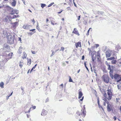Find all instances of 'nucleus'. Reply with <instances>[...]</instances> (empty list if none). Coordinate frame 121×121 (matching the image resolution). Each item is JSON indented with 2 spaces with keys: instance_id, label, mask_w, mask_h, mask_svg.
<instances>
[{
  "instance_id": "nucleus-1",
  "label": "nucleus",
  "mask_w": 121,
  "mask_h": 121,
  "mask_svg": "<svg viewBox=\"0 0 121 121\" xmlns=\"http://www.w3.org/2000/svg\"><path fill=\"white\" fill-rule=\"evenodd\" d=\"M8 11L10 12L9 14L13 15L16 14H17L19 13V11L17 10H14L11 7H9L8 8Z\"/></svg>"
},
{
  "instance_id": "nucleus-2",
  "label": "nucleus",
  "mask_w": 121,
  "mask_h": 121,
  "mask_svg": "<svg viewBox=\"0 0 121 121\" xmlns=\"http://www.w3.org/2000/svg\"><path fill=\"white\" fill-rule=\"evenodd\" d=\"M8 42L10 44H12L14 42L13 38L11 35H9L7 37Z\"/></svg>"
},
{
  "instance_id": "nucleus-3",
  "label": "nucleus",
  "mask_w": 121,
  "mask_h": 121,
  "mask_svg": "<svg viewBox=\"0 0 121 121\" xmlns=\"http://www.w3.org/2000/svg\"><path fill=\"white\" fill-rule=\"evenodd\" d=\"M102 78L105 82L108 83L109 82V76L107 75H103Z\"/></svg>"
},
{
  "instance_id": "nucleus-4",
  "label": "nucleus",
  "mask_w": 121,
  "mask_h": 121,
  "mask_svg": "<svg viewBox=\"0 0 121 121\" xmlns=\"http://www.w3.org/2000/svg\"><path fill=\"white\" fill-rule=\"evenodd\" d=\"M114 78L117 81V82L121 81V77L120 75L118 74H115L114 75Z\"/></svg>"
},
{
  "instance_id": "nucleus-5",
  "label": "nucleus",
  "mask_w": 121,
  "mask_h": 121,
  "mask_svg": "<svg viewBox=\"0 0 121 121\" xmlns=\"http://www.w3.org/2000/svg\"><path fill=\"white\" fill-rule=\"evenodd\" d=\"M107 91H108L107 94L108 96V97L106 98L108 100H109L112 99V93L111 90L110 89H108Z\"/></svg>"
},
{
  "instance_id": "nucleus-6",
  "label": "nucleus",
  "mask_w": 121,
  "mask_h": 121,
  "mask_svg": "<svg viewBox=\"0 0 121 121\" xmlns=\"http://www.w3.org/2000/svg\"><path fill=\"white\" fill-rule=\"evenodd\" d=\"M106 57V58L110 57L112 54V51L110 49H108L105 52Z\"/></svg>"
},
{
  "instance_id": "nucleus-7",
  "label": "nucleus",
  "mask_w": 121,
  "mask_h": 121,
  "mask_svg": "<svg viewBox=\"0 0 121 121\" xmlns=\"http://www.w3.org/2000/svg\"><path fill=\"white\" fill-rule=\"evenodd\" d=\"M91 56L92 61H94L95 60L97 57L96 52L95 51L91 53Z\"/></svg>"
},
{
  "instance_id": "nucleus-8",
  "label": "nucleus",
  "mask_w": 121,
  "mask_h": 121,
  "mask_svg": "<svg viewBox=\"0 0 121 121\" xmlns=\"http://www.w3.org/2000/svg\"><path fill=\"white\" fill-rule=\"evenodd\" d=\"M3 49L6 50V51H8L9 49V46L7 44L5 43L4 44L3 47Z\"/></svg>"
},
{
  "instance_id": "nucleus-9",
  "label": "nucleus",
  "mask_w": 121,
  "mask_h": 121,
  "mask_svg": "<svg viewBox=\"0 0 121 121\" xmlns=\"http://www.w3.org/2000/svg\"><path fill=\"white\" fill-rule=\"evenodd\" d=\"M107 110L109 112L111 110V109L110 107L111 106V105L109 104V103L108 101L107 102Z\"/></svg>"
},
{
  "instance_id": "nucleus-10",
  "label": "nucleus",
  "mask_w": 121,
  "mask_h": 121,
  "mask_svg": "<svg viewBox=\"0 0 121 121\" xmlns=\"http://www.w3.org/2000/svg\"><path fill=\"white\" fill-rule=\"evenodd\" d=\"M30 26L28 25H24L23 26L22 28L28 30L29 29Z\"/></svg>"
},
{
  "instance_id": "nucleus-11",
  "label": "nucleus",
  "mask_w": 121,
  "mask_h": 121,
  "mask_svg": "<svg viewBox=\"0 0 121 121\" xmlns=\"http://www.w3.org/2000/svg\"><path fill=\"white\" fill-rule=\"evenodd\" d=\"M82 111L81 113V114H79V116H80L81 115H82L83 116V117H84L86 115V112L85 111V109H83L82 110Z\"/></svg>"
},
{
  "instance_id": "nucleus-12",
  "label": "nucleus",
  "mask_w": 121,
  "mask_h": 121,
  "mask_svg": "<svg viewBox=\"0 0 121 121\" xmlns=\"http://www.w3.org/2000/svg\"><path fill=\"white\" fill-rule=\"evenodd\" d=\"M13 54V53L12 52H10L9 53H5L4 55L5 56H6L9 57H12V56Z\"/></svg>"
},
{
  "instance_id": "nucleus-13",
  "label": "nucleus",
  "mask_w": 121,
  "mask_h": 121,
  "mask_svg": "<svg viewBox=\"0 0 121 121\" xmlns=\"http://www.w3.org/2000/svg\"><path fill=\"white\" fill-rule=\"evenodd\" d=\"M76 47L77 48L78 47H81V43L80 42H79L75 43Z\"/></svg>"
},
{
  "instance_id": "nucleus-14",
  "label": "nucleus",
  "mask_w": 121,
  "mask_h": 121,
  "mask_svg": "<svg viewBox=\"0 0 121 121\" xmlns=\"http://www.w3.org/2000/svg\"><path fill=\"white\" fill-rule=\"evenodd\" d=\"M47 111L45 110H43L41 114L42 116H45L47 115Z\"/></svg>"
},
{
  "instance_id": "nucleus-15",
  "label": "nucleus",
  "mask_w": 121,
  "mask_h": 121,
  "mask_svg": "<svg viewBox=\"0 0 121 121\" xmlns=\"http://www.w3.org/2000/svg\"><path fill=\"white\" fill-rule=\"evenodd\" d=\"M73 33L76 35H79V34L78 33V31L77 30L76 28H74V30L73 31Z\"/></svg>"
},
{
  "instance_id": "nucleus-16",
  "label": "nucleus",
  "mask_w": 121,
  "mask_h": 121,
  "mask_svg": "<svg viewBox=\"0 0 121 121\" xmlns=\"http://www.w3.org/2000/svg\"><path fill=\"white\" fill-rule=\"evenodd\" d=\"M80 90H81L79 89V91L78 93L79 96L78 98L79 99H80L81 98L83 95L82 92L81 91H79Z\"/></svg>"
},
{
  "instance_id": "nucleus-17",
  "label": "nucleus",
  "mask_w": 121,
  "mask_h": 121,
  "mask_svg": "<svg viewBox=\"0 0 121 121\" xmlns=\"http://www.w3.org/2000/svg\"><path fill=\"white\" fill-rule=\"evenodd\" d=\"M19 17V15H18V14H16V15H14L12 16H11L10 17V19H14L16 18L17 17Z\"/></svg>"
},
{
  "instance_id": "nucleus-18",
  "label": "nucleus",
  "mask_w": 121,
  "mask_h": 121,
  "mask_svg": "<svg viewBox=\"0 0 121 121\" xmlns=\"http://www.w3.org/2000/svg\"><path fill=\"white\" fill-rule=\"evenodd\" d=\"M97 59L98 60V61L100 60L101 59L100 56V53L99 51L97 52Z\"/></svg>"
},
{
  "instance_id": "nucleus-19",
  "label": "nucleus",
  "mask_w": 121,
  "mask_h": 121,
  "mask_svg": "<svg viewBox=\"0 0 121 121\" xmlns=\"http://www.w3.org/2000/svg\"><path fill=\"white\" fill-rule=\"evenodd\" d=\"M18 25V23L17 22H15L13 23V25L14 27H16Z\"/></svg>"
},
{
  "instance_id": "nucleus-20",
  "label": "nucleus",
  "mask_w": 121,
  "mask_h": 121,
  "mask_svg": "<svg viewBox=\"0 0 121 121\" xmlns=\"http://www.w3.org/2000/svg\"><path fill=\"white\" fill-rule=\"evenodd\" d=\"M13 2L11 3V4L13 6H15L16 3V1L15 0H13Z\"/></svg>"
},
{
  "instance_id": "nucleus-21",
  "label": "nucleus",
  "mask_w": 121,
  "mask_h": 121,
  "mask_svg": "<svg viewBox=\"0 0 121 121\" xmlns=\"http://www.w3.org/2000/svg\"><path fill=\"white\" fill-rule=\"evenodd\" d=\"M113 73V70H110L109 72V73L110 74V76L111 78L112 79L113 78V76L112 74Z\"/></svg>"
},
{
  "instance_id": "nucleus-22",
  "label": "nucleus",
  "mask_w": 121,
  "mask_h": 121,
  "mask_svg": "<svg viewBox=\"0 0 121 121\" xmlns=\"http://www.w3.org/2000/svg\"><path fill=\"white\" fill-rule=\"evenodd\" d=\"M23 56H22V58L23 59L26 58V57L27 55L25 52H23Z\"/></svg>"
},
{
  "instance_id": "nucleus-23",
  "label": "nucleus",
  "mask_w": 121,
  "mask_h": 121,
  "mask_svg": "<svg viewBox=\"0 0 121 121\" xmlns=\"http://www.w3.org/2000/svg\"><path fill=\"white\" fill-rule=\"evenodd\" d=\"M22 48L21 46L19 47L18 49V53L19 54H21L22 52Z\"/></svg>"
},
{
  "instance_id": "nucleus-24",
  "label": "nucleus",
  "mask_w": 121,
  "mask_h": 121,
  "mask_svg": "<svg viewBox=\"0 0 121 121\" xmlns=\"http://www.w3.org/2000/svg\"><path fill=\"white\" fill-rule=\"evenodd\" d=\"M115 59V58L114 57H112L110 58L108 57L107 59V60H114Z\"/></svg>"
},
{
  "instance_id": "nucleus-25",
  "label": "nucleus",
  "mask_w": 121,
  "mask_h": 121,
  "mask_svg": "<svg viewBox=\"0 0 121 121\" xmlns=\"http://www.w3.org/2000/svg\"><path fill=\"white\" fill-rule=\"evenodd\" d=\"M31 62V60L30 59H28L27 60V65H30Z\"/></svg>"
},
{
  "instance_id": "nucleus-26",
  "label": "nucleus",
  "mask_w": 121,
  "mask_h": 121,
  "mask_svg": "<svg viewBox=\"0 0 121 121\" xmlns=\"http://www.w3.org/2000/svg\"><path fill=\"white\" fill-rule=\"evenodd\" d=\"M117 61L116 60H113L111 61V63L112 64H115L116 63Z\"/></svg>"
},
{
  "instance_id": "nucleus-27",
  "label": "nucleus",
  "mask_w": 121,
  "mask_h": 121,
  "mask_svg": "<svg viewBox=\"0 0 121 121\" xmlns=\"http://www.w3.org/2000/svg\"><path fill=\"white\" fill-rule=\"evenodd\" d=\"M4 85V83L3 82H1L0 83V86L2 88L4 87L3 86Z\"/></svg>"
},
{
  "instance_id": "nucleus-28",
  "label": "nucleus",
  "mask_w": 121,
  "mask_h": 121,
  "mask_svg": "<svg viewBox=\"0 0 121 121\" xmlns=\"http://www.w3.org/2000/svg\"><path fill=\"white\" fill-rule=\"evenodd\" d=\"M36 29L39 30H40V28L39 26V25L38 23L37 22V25L36 26Z\"/></svg>"
},
{
  "instance_id": "nucleus-29",
  "label": "nucleus",
  "mask_w": 121,
  "mask_h": 121,
  "mask_svg": "<svg viewBox=\"0 0 121 121\" xmlns=\"http://www.w3.org/2000/svg\"><path fill=\"white\" fill-rule=\"evenodd\" d=\"M46 6V4H41V7L43 8Z\"/></svg>"
},
{
  "instance_id": "nucleus-30",
  "label": "nucleus",
  "mask_w": 121,
  "mask_h": 121,
  "mask_svg": "<svg viewBox=\"0 0 121 121\" xmlns=\"http://www.w3.org/2000/svg\"><path fill=\"white\" fill-rule=\"evenodd\" d=\"M108 70H113L111 68L110 65H108Z\"/></svg>"
},
{
  "instance_id": "nucleus-31",
  "label": "nucleus",
  "mask_w": 121,
  "mask_h": 121,
  "mask_svg": "<svg viewBox=\"0 0 121 121\" xmlns=\"http://www.w3.org/2000/svg\"><path fill=\"white\" fill-rule=\"evenodd\" d=\"M12 93H13V92H12L10 94V95H9V96H7L6 97V99L7 100H8L9 97L10 96H11L12 94Z\"/></svg>"
},
{
  "instance_id": "nucleus-32",
  "label": "nucleus",
  "mask_w": 121,
  "mask_h": 121,
  "mask_svg": "<svg viewBox=\"0 0 121 121\" xmlns=\"http://www.w3.org/2000/svg\"><path fill=\"white\" fill-rule=\"evenodd\" d=\"M84 65L85 66L86 68V69H87V70L88 71H89V69H88V68L87 67V66L86 65V62H84Z\"/></svg>"
},
{
  "instance_id": "nucleus-33",
  "label": "nucleus",
  "mask_w": 121,
  "mask_h": 121,
  "mask_svg": "<svg viewBox=\"0 0 121 121\" xmlns=\"http://www.w3.org/2000/svg\"><path fill=\"white\" fill-rule=\"evenodd\" d=\"M22 62H20L19 64V66L21 68H22Z\"/></svg>"
},
{
  "instance_id": "nucleus-34",
  "label": "nucleus",
  "mask_w": 121,
  "mask_h": 121,
  "mask_svg": "<svg viewBox=\"0 0 121 121\" xmlns=\"http://www.w3.org/2000/svg\"><path fill=\"white\" fill-rule=\"evenodd\" d=\"M54 4V2H53L52 3L49 4L48 6V7H49L52 6V5H53Z\"/></svg>"
},
{
  "instance_id": "nucleus-35",
  "label": "nucleus",
  "mask_w": 121,
  "mask_h": 121,
  "mask_svg": "<svg viewBox=\"0 0 121 121\" xmlns=\"http://www.w3.org/2000/svg\"><path fill=\"white\" fill-rule=\"evenodd\" d=\"M8 17L7 16V17H6L4 19V21L6 22H7L8 21Z\"/></svg>"
},
{
  "instance_id": "nucleus-36",
  "label": "nucleus",
  "mask_w": 121,
  "mask_h": 121,
  "mask_svg": "<svg viewBox=\"0 0 121 121\" xmlns=\"http://www.w3.org/2000/svg\"><path fill=\"white\" fill-rule=\"evenodd\" d=\"M11 57H9V58H6L5 59H6V62L7 61H8L9 60V59H11Z\"/></svg>"
},
{
  "instance_id": "nucleus-37",
  "label": "nucleus",
  "mask_w": 121,
  "mask_h": 121,
  "mask_svg": "<svg viewBox=\"0 0 121 121\" xmlns=\"http://www.w3.org/2000/svg\"><path fill=\"white\" fill-rule=\"evenodd\" d=\"M55 53V52H52V54L51 55V57L52 56L54 55Z\"/></svg>"
},
{
  "instance_id": "nucleus-38",
  "label": "nucleus",
  "mask_w": 121,
  "mask_h": 121,
  "mask_svg": "<svg viewBox=\"0 0 121 121\" xmlns=\"http://www.w3.org/2000/svg\"><path fill=\"white\" fill-rule=\"evenodd\" d=\"M69 82H72L73 80L71 78V77H70L69 79Z\"/></svg>"
},
{
  "instance_id": "nucleus-39",
  "label": "nucleus",
  "mask_w": 121,
  "mask_h": 121,
  "mask_svg": "<svg viewBox=\"0 0 121 121\" xmlns=\"http://www.w3.org/2000/svg\"><path fill=\"white\" fill-rule=\"evenodd\" d=\"M7 32L6 31H4L3 32V34L4 35H5L7 34Z\"/></svg>"
},
{
  "instance_id": "nucleus-40",
  "label": "nucleus",
  "mask_w": 121,
  "mask_h": 121,
  "mask_svg": "<svg viewBox=\"0 0 121 121\" xmlns=\"http://www.w3.org/2000/svg\"><path fill=\"white\" fill-rule=\"evenodd\" d=\"M62 64L63 66H65L66 65L65 63L64 62H62Z\"/></svg>"
},
{
  "instance_id": "nucleus-41",
  "label": "nucleus",
  "mask_w": 121,
  "mask_h": 121,
  "mask_svg": "<svg viewBox=\"0 0 121 121\" xmlns=\"http://www.w3.org/2000/svg\"><path fill=\"white\" fill-rule=\"evenodd\" d=\"M64 47H61V49L60 50V51H63L64 50Z\"/></svg>"
},
{
  "instance_id": "nucleus-42",
  "label": "nucleus",
  "mask_w": 121,
  "mask_h": 121,
  "mask_svg": "<svg viewBox=\"0 0 121 121\" xmlns=\"http://www.w3.org/2000/svg\"><path fill=\"white\" fill-rule=\"evenodd\" d=\"M104 97L106 98H107V94L106 93H105L104 94Z\"/></svg>"
},
{
  "instance_id": "nucleus-43",
  "label": "nucleus",
  "mask_w": 121,
  "mask_h": 121,
  "mask_svg": "<svg viewBox=\"0 0 121 121\" xmlns=\"http://www.w3.org/2000/svg\"><path fill=\"white\" fill-rule=\"evenodd\" d=\"M48 25H44V28L46 29L48 27L47 26Z\"/></svg>"
},
{
  "instance_id": "nucleus-44",
  "label": "nucleus",
  "mask_w": 121,
  "mask_h": 121,
  "mask_svg": "<svg viewBox=\"0 0 121 121\" xmlns=\"http://www.w3.org/2000/svg\"><path fill=\"white\" fill-rule=\"evenodd\" d=\"M31 52L33 54H35L37 52H35V51H31Z\"/></svg>"
},
{
  "instance_id": "nucleus-45",
  "label": "nucleus",
  "mask_w": 121,
  "mask_h": 121,
  "mask_svg": "<svg viewBox=\"0 0 121 121\" xmlns=\"http://www.w3.org/2000/svg\"><path fill=\"white\" fill-rule=\"evenodd\" d=\"M35 30V29H32L30 30V31H34Z\"/></svg>"
},
{
  "instance_id": "nucleus-46",
  "label": "nucleus",
  "mask_w": 121,
  "mask_h": 121,
  "mask_svg": "<svg viewBox=\"0 0 121 121\" xmlns=\"http://www.w3.org/2000/svg\"><path fill=\"white\" fill-rule=\"evenodd\" d=\"M117 87L118 89H120V88H121V87L120 86H119L118 85H117Z\"/></svg>"
},
{
  "instance_id": "nucleus-47",
  "label": "nucleus",
  "mask_w": 121,
  "mask_h": 121,
  "mask_svg": "<svg viewBox=\"0 0 121 121\" xmlns=\"http://www.w3.org/2000/svg\"><path fill=\"white\" fill-rule=\"evenodd\" d=\"M22 0V2H23V3L24 4H25V5L26 4H25V0Z\"/></svg>"
},
{
  "instance_id": "nucleus-48",
  "label": "nucleus",
  "mask_w": 121,
  "mask_h": 121,
  "mask_svg": "<svg viewBox=\"0 0 121 121\" xmlns=\"http://www.w3.org/2000/svg\"><path fill=\"white\" fill-rule=\"evenodd\" d=\"M67 10H71V9L69 7H67Z\"/></svg>"
},
{
  "instance_id": "nucleus-49",
  "label": "nucleus",
  "mask_w": 121,
  "mask_h": 121,
  "mask_svg": "<svg viewBox=\"0 0 121 121\" xmlns=\"http://www.w3.org/2000/svg\"><path fill=\"white\" fill-rule=\"evenodd\" d=\"M99 98H98L97 99V103L98 104H99Z\"/></svg>"
},
{
  "instance_id": "nucleus-50",
  "label": "nucleus",
  "mask_w": 121,
  "mask_h": 121,
  "mask_svg": "<svg viewBox=\"0 0 121 121\" xmlns=\"http://www.w3.org/2000/svg\"><path fill=\"white\" fill-rule=\"evenodd\" d=\"M84 57H84V55L82 56V60H83L84 59Z\"/></svg>"
},
{
  "instance_id": "nucleus-51",
  "label": "nucleus",
  "mask_w": 121,
  "mask_h": 121,
  "mask_svg": "<svg viewBox=\"0 0 121 121\" xmlns=\"http://www.w3.org/2000/svg\"><path fill=\"white\" fill-rule=\"evenodd\" d=\"M113 119H114V121H116L117 119V118L115 116H114L113 117Z\"/></svg>"
},
{
  "instance_id": "nucleus-52",
  "label": "nucleus",
  "mask_w": 121,
  "mask_h": 121,
  "mask_svg": "<svg viewBox=\"0 0 121 121\" xmlns=\"http://www.w3.org/2000/svg\"><path fill=\"white\" fill-rule=\"evenodd\" d=\"M105 63L107 66H108V65H109V64H108V63L107 62V61H105Z\"/></svg>"
},
{
  "instance_id": "nucleus-53",
  "label": "nucleus",
  "mask_w": 121,
  "mask_h": 121,
  "mask_svg": "<svg viewBox=\"0 0 121 121\" xmlns=\"http://www.w3.org/2000/svg\"><path fill=\"white\" fill-rule=\"evenodd\" d=\"M34 69V68H32V69H31V70H30V73H31L32 72V70H33Z\"/></svg>"
},
{
  "instance_id": "nucleus-54",
  "label": "nucleus",
  "mask_w": 121,
  "mask_h": 121,
  "mask_svg": "<svg viewBox=\"0 0 121 121\" xmlns=\"http://www.w3.org/2000/svg\"><path fill=\"white\" fill-rule=\"evenodd\" d=\"M37 64H36L35 65V66H34L33 68H34V69H35V68H36V67Z\"/></svg>"
},
{
  "instance_id": "nucleus-55",
  "label": "nucleus",
  "mask_w": 121,
  "mask_h": 121,
  "mask_svg": "<svg viewBox=\"0 0 121 121\" xmlns=\"http://www.w3.org/2000/svg\"><path fill=\"white\" fill-rule=\"evenodd\" d=\"M104 12H100V14H101V15H103L104 14Z\"/></svg>"
},
{
  "instance_id": "nucleus-56",
  "label": "nucleus",
  "mask_w": 121,
  "mask_h": 121,
  "mask_svg": "<svg viewBox=\"0 0 121 121\" xmlns=\"http://www.w3.org/2000/svg\"><path fill=\"white\" fill-rule=\"evenodd\" d=\"M100 11H97V13L98 14H100Z\"/></svg>"
},
{
  "instance_id": "nucleus-57",
  "label": "nucleus",
  "mask_w": 121,
  "mask_h": 121,
  "mask_svg": "<svg viewBox=\"0 0 121 121\" xmlns=\"http://www.w3.org/2000/svg\"><path fill=\"white\" fill-rule=\"evenodd\" d=\"M96 48H97V47H98L99 46V44H96Z\"/></svg>"
},
{
  "instance_id": "nucleus-58",
  "label": "nucleus",
  "mask_w": 121,
  "mask_h": 121,
  "mask_svg": "<svg viewBox=\"0 0 121 121\" xmlns=\"http://www.w3.org/2000/svg\"><path fill=\"white\" fill-rule=\"evenodd\" d=\"M18 38H19L18 40L19 41H20L21 42V38H20V37H19Z\"/></svg>"
},
{
  "instance_id": "nucleus-59",
  "label": "nucleus",
  "mask_w": 121,
  "mask_h": 121,
  "mask_svg": "<svg viewBox=\"0 0 121 121\" xmlns=\"http://www.w3.org/2000/svg\"><path fill=\"white\" fill-rule=\"evenodd\" d=\"M83 98H84V96H83L82 98L80 99V100L81 101H82L83 99Z\"/></svg>"
},
{
  "instance_id": "nucleus-60",
  "label": "nucleus",
  "mask_w": 121,
  "mask_h": 121,
  "mask_svg": "<svg viewBox=\"0 0 121 121\" xmlns=\"http://www.w3.org/2000/svg\"><path fill=\"white\" fill-rule=\"evenodd\" d=\"M73 2V4H74V6H75L77 7L76 5V4H75V3L74 2V1Z\"/></svg>"
},
{
  "instance_id": "nucleus-61",
  "label": "nucleus",
  "mask_w": 121,
  "mask_h": 121,
  "mask_svg": "<svg viewBox=\"0 0 121 121\" xmlns=\"http://www.w3.org/2000/svg\"><path fill=\"white\" fill-rule=\"evenodd\" d=\"M48 100H49L48 99V98H47V99H46V100L45 102H48Z\"/></svg>"
},
{
  "instance_id": "nucleus-62",
  "label": "nucleus",
  "mask_w": 121,
  "mask_h": 121,
  "mask_svg": "<svg viewBox=\"0 0 121 121\" xmlns=\"http://www.w3.org/2000/svg\"><path fill=\"white\" fill-rule=\"evenodd\" d=\"M80 16H78V20H79L80 19Z\"/></svg>"
},
{
  "instance_id": "nucleus-63",
  "label": "nucleus",
  "mask_w": 121,
  "mask_h": 121,
  "mask_svg": "<svg viewBox=\"0 0 121 121\" xmlns=\"http://www.w3.org/2000/svg\"><path fill=\"white\" fill-rule=\"evenodd\" d=\"M34 109H35L36 108V106H33L32 107Z\"/></svg>"
},
{
  "instance_id": "nucleus-64",
  "label": "nucleus",
  "mask_w": 121,
  "mask_h": 121,
  "mask_svg": "<svg viewBox=\"0 0 121 121\" xmlns=\"http://www.w3.org/2000/svg\"><path fill=\"white\" fill-rule=\"evenodd\" d=\"M32 22H33L34 24L35 22V21L34 19L33 20Z\"/></svg>"
}]
</instances>
